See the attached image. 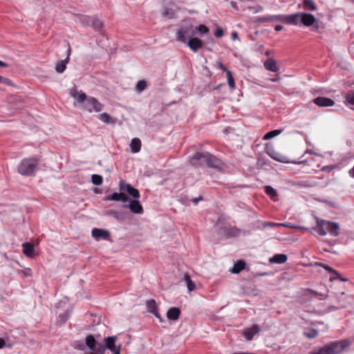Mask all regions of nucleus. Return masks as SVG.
<instances>
[{
    "label": "nucleus",
    "instance_id": "nucleus-13",
    "mask_svg": "<svg viewBox=\"0 0 354 354\" xmlns=\"http://www.w3.org/2000/svg\"><path fill=\"white\" fill-rule=\"evenodd\" d=\"M266 153L274 160L281 162H288L287 158L280 153L276 151L273 148L266 147Z\"/></svg>",
    "mask_w": 354,
    "mask_h": 354
},
{
    "label": "nucleus",
    "instance_id": "nucleus-30",
    "mask_svg": "<svg viewBox=\"0 0 354 354\" xmlns=\"http://www.w3.org/2000/svg\"><path fill=\"white\" fill-rule=\"evenodd\" d=\"M279 15H271L268 17H259L257 19V21L260 23H265L268 21H279Z\"/></svg>",
    "mask_w": 354,
    "mask_h": 354
},
{
    "label": "nucleus",
    "instance_id": "nucleus-63",
    "mask_svg": "<svg viewBox=\"0 0 354 354\" xmlns=\"http://www.w3.org/2000/svg\"><path fill=\"white\" fill-rule=\"evenodd\" d=\"M2 77H3L0 75V83L1 82Z\"/></svg>",
    "mask_w": 354,
    "mask_h": 354
},
{
    "label": "nucleus",
    "instance_id": "nucleus-35",
    "mask_svg": "<svg viewBox=\"0 0 354 354\" xmlns=\"http://www.w3.org/2000/svg\"><path fill=\"white\" fill-rule=\"evenodd\" d=\"M91 182L95 185H101L103 182V178L100 175L93 174L91 176Z\"/></svg>",
    "mask_w": 354,
    "mask_h": 354
},
{
    "label": "nucleus",
    "instance_id": "nucleus-43",
    "mask_svg": "<svg viewBox=\"0 0 354 354\" xmlns=\"http://www.w3.org/2000/svg\"><path fill=\"white\" fill-rule=\"evenodd\" d=\"M346 101L348 104L354 106V93H348L346 96Z\"/></svg>",
    "mask_w": 354,
    "mask_h": 354
},
{
    "label": "nucleus",
    "instance_id": "nucleus-59",
    "mask_svg": "<svg viewBox=\"0 0 354 354\" xmlns=\"http://www.w3.org/2000/svg\"><path fill=\"white\" fill-rule=\"evenodd\" d=\"M163 15L164 17H167L168 16V10H165L164 12H163Z\"/></svg>",
    "mask_w": 354,
    "mask_h": 354
},
{
    "label": "nucleus",
    "instance_id": "nucleus-32",
    "mask_svg": "<svg viewBox=\"0 0 354 354\" xmlns=\"http://www.w3.org/2000/svg\"><path fill=\"white\" fill-rule=\"evenodd\" d=\"M188 34V31L185 29H179L177 32V39L183 43H185L187 41L186 35Z\"/></svg>",
    "mask_w": 354,
    "mask_h": 354
},
{
    "label": "nucleus",
    "instance_id": "nucleus-3",
    "mask_svg": "<svg viewBox=\"0 0 354 354\" xmlns=\"http://www.w3.org/2000/svg\"><path fill=\"white\" fill-rule=\"evenodd\" d=\"M347 339L333 342L319 348L317 351L310 352L309 354H340L349 346Z\"/></svg>",
    "mask_w": 354,
    "mask_h": 354
},
{
    "label": "nucleus",
    "instance_id": "nucleus-58",
    "mask_svg": "<svg viewBox=\"0 0 354 354\" xmlns=\"http://www.w3.org/2000/svg\"><path fill=\"white\" fill-rule=\"evenodd\" d=\"M280 80V77L279 76H277V77L274 78V79H272V82H277Z\"/></svg>",
    "mask_w": 354,
    "mask_h": 354
},
{
    "label": "nucleus",
    "instance_id": "nucleus-56",
    "mask_svg": "<svg viewBox=\"0 0 354 354\" xmlns=\"http://www.w3.org/2000/svg\"><path fill=\"white\" fill-rule=\"evenodd\" d=\"M8 66L7 63L0 60V67H7Z\"/></svg>",
    "mask_w": 354,
    "mask_h": 354
},
{
    "label": "nucleus",
    "instance_id": "nucleus-8",
    "mask_svg": "<svg viewBox=\"0 0 354 354\" xmlns=\"http://www.w3.org/2000/svg\"><path fill=\"white\" fill-rule=\"evenodd\" d=\"M206 165L208 167L214 168L218 171H221L223 170L224 164L223 162L216 156L212 155L211 153H207V160Z\"/></svg>",
    "mask_w": 354,
    "mask_h": 354
},
{
    "label": "nucleus",
    "instance_id": "nucleus-9",
    "mask_svg": "<svg viewBox=\"0 0 354 354\" xmlns=\"http://www.w3.org/2000/svg\"><path fill=\"white\" fill-rule=\"evenodd\" d=\"M129 204L123 205V207L125 209H129L131 212L134 214H142L144 210L142 205L137 199L129 198Z\"/></svg>",
    "mask_w": 354,
    "mask_h": 354
},
{
    "label": "nucleus",
    "instance_id": "nucleus-28",
    "mask_svg": "<svg viewBox=\"0 0 354 354\" xmlns=\"http://www.w3.org/2000/svg\"><path fill=\"white\" fill-rule=\"evenodd\" d=\"M245 263L243 260L238 261L230 270L232 273L238 274L245 268Z\"/></svg>",
    "mask_w": 354,
    "mask_h": 354
},
{
    "label": "nucleus",
    "instance_id": "nucleus-52",
    "mask_svg": "<svg viewBox=\"0 0 354 354\" xmlns=\"http://www.w3.org/2000/svg\"><path fill=\"white\" fill-rule=\"evenodd\" d=\"M230 4L232 6V8H234L236 10H238V7H237V3L236 2L234 1H232L230 2Z\"/></svg>",
    "mask_w": 354,
    "mask_h": 354
},
{
    "label": "nucleus",
    "instance_id": "nucleus-29",
    "mask_svg": "<svg viewBox=\"0 0 354 354\" xmlns=\"http://www.w3.org/2000/svg\"><path fill=\"white\" fill-rule=\"evenodd\" d=\"M145 304H146L147 310L150 313L153 314L154 313H156L158 310L156 302L154 299H151L147 300Z\"/></svg>",
    "mask_w": 354,
    "mask_h": 354
},
{
    "label": "nucleus",
    "instance_id": "nucleus-54",
    "mask_svg": "<svg viewBox=\"0 0 354 354\" xmlns=\"http://www.w3.org/2000/svg\"><path fill=\"white\" fill-rule=\"evenodd\" d=\"M231 37L233 40L236 39L238 37V34L236 32H233L231 35Z\"/></svg>",
    "mask_w": 354,
    "mask_h": 354
},
{
    "label": "nucleus",
    "instance_id": "nucleus-14",
    "mask_svg": "<svg viewBox=\"0 0 354 354\" xmlns=\"http://www.w3.org/2000/svg\"><path fill=\"white\" fill-rule=\"evenodd\" d=\"M313 102L321 107L332 106L335 104V102L332 99L326 97H317L313 99Z\"/></svg>",
    "mask_w": 354,
    "mask_h": 354
},
{
    "label": "nucleus",
    "instance_id": "nucleus-60",
    "mask_svg": "<svg viewBox=\"0 0 354 354\" xmlns=\"http://www.w3.org/2000/svg\"><path fill=\"white\" fill-rule=\"evenodd\" d=\"M60 317H61L62 319H64V317H66V318H65V319H64V322H66V319H67V318H68V316H66L65 314H64V315H60Z\"/></svg>",
    "mask_w": 354,
    "mask_h": 354
},
{
    "label": "nucleus",
    "instance_id": "nucleus-15",
    "mask_svg": "<svg viewBox=\"0 0 354 354\" xmlns=\"http://www.w3.org/2000/svg\"><path fill=\"white\" fill-rule=\"evenodd\" d=\"M316 21V19L312 14L301 12L300 24L310 26Z\"/></svg>",
    "mask_w": 354,
    "mask_h": 354
},
{
    "label": "nucleus",
    "instance_id": "nucleus-48",
    "mask_svg": "<svg viewBox=\"0 0 354 354\" xmlns=\"http://www.w3.org/2000/svg\"><path fill=\"white\" fill-rule=\"evenodd\" d=\"M217 65L221 70L226 73H227V71H230L221 62H217Z\"/></svg>",
    "mask_w": 354,
    "mask_h": 354
},
{
    "label": "nucleus",
    "instance_id": "nucleus-21",
    "mask_svg": "<svg viewBox=\"0 0 354 354\" xmlns=\"http://www.w3.org/2000/svg\"><path fill=\"white\" fill-rule=\"evenodd\" d=\"M180 315V310L177 307H171L167 312V317L169 320L176 321Z\"/></svg>",
    "mask_w": 354,
    "mask_h": 354
},
{
    "label": "nucleus",
    "instance_id": "nucleus-34",
    "mask_svg": "<svg viewBox=\"0 0 354 354\" xmlns=\"http://www.w3.org/2000/svg\"><path fill=\"white\" fill-rule=\"evenodd\" d=\"M304 6L306 10L314 11L317 7L312 0H304Z\"/></svg>",
    "mask_w": 354,
    "mask_h": 354
},
{
    "label": "nucleus",
    "instance_id": "nucleus-53",
    "mask_svg": "<svg viewBox=\"0 0 354 354\" xmlns=\"http://www.w3.org/2000/svg\"><path fill=\"white\" fill-rule=\"evenodd\" d=\"M283 29V26H281V25H277L274 28V30L276 31H281Z\"/></svg>",
    "mask_w": 354,
    "mask_h": 354
},
{
    "label": "nucleus",
    "instance_id": "nucleus-39",
    "mask_svg": "<svg viewBox=\"0 0 354 354\" xmlns=\"http://www.w3.org/2000/svg\"><path fill=\"white\" fill-rule=\"evenodd\" d=\"M92 25L93 28L97 31H99L103 26L102 22L97 18L93 19Z\"/></svg>",
    "mask_w": 354,
    "mask_h": 354
},
{
    "label": "nucleus",
    "instance_id": "nucleus-40",
    "mask_svg": "<svg viewBox=\"0 0 354 354\" xmlns=\"http://www.w3.org/2000/svg\"><path fill=\"white\" fill-rule=\"evenodd\" d=\"M196 30L199 32L201 35H205L209 32L208 27L203 24H201L198 26H196Z\"/></svg>",
    "mask_w": 354,
    "mask_h": 354
},
{
    "label": "nucleus",
    "instance_id": "nucleus-51",
    "mask_svg": "<svg viewBox=\"0 0 354 354\" xmlns=\"http://www.w3.org/2000/svg\"><path fill=\"white\" fill-rule=\"evenodd\" d=\"M153 315H155L160 320V322H165L164 319H162V317L159 314L158 310L156 313H154Z\"/></svg>",
    "mask_w": 354,
    "mask_h": 354
},
{
    "label": "nucleus",
    "instance_id": "nucleus-49",
    "mask_svg": "<svg viewBox=\"0 0 354 354\" xmlns=\"http://www.w3.org/2000/svg\"><path fill=\"white\" fill-rule=\"evenodd\" d=\"M1 83L6 84V85H10L12 84V82L8 78H6V77H3Z\"/></svg>",
    "mask_w": 354,
    "mask_h": 354
},
{
    "label": "nucleus",
    "instance_id": "nucleus-42",
    "mask_svg": "<svg viewBox=\"0 0 354 354\" xmlns=\"http://www.w3.org/2000/svg\"><path fill=\"white\" fill-rule=\"evenodd\" d=\"M298 185L300 186H302V187H314L315 185V183H310L307 180H301L298 183Z\"/></svg>",
    "mask_w": 354,
    "mask_h": 354
},
{
    "label": "nucleus",
    "instance_id": "nucleus-44",
    "mask_svg": "<svg viewBox=\"0 0 354 354\" xmlns=\"http://www.w3.org/2000/svg\"><path fill=\"white\" fill-rule=\"evenodd\" d=\"M247 8L249 9L250 10H251L253 13H257L259 11L263 10L262 6H258L257 8L248 6Z\"/></svg>",
    "mask_w": 354,
    "mask_h": 354
},
{
    "label": "nucleus",
    "instance_id": "nucleus-64",
    "mask_svg": "<svg viewBox=\"0 0 354 354\" xmlns=\"http://www.w3.org/2000/svg\"><path fill=\"white\" fill-rule=\"evenodd\" d=\"M95 192H98V190H97V188H96V189H95Z\"/></svg>",
    "mask_w": 354,
    "mask_h": 354
},
{
    "label": "nucleus",
    "instance_id": "nucleus-5",
    "mask_svg": "<svg viewBox=\"0 0 354 354\" xmlns=\"http://www.w3.org/2000/svg\"><path fill=\"white\" fill-rule=\"evenodd\" d=\"M207 153L196 152L192 157L189 158L190 164L195 167H201L207 164Z\"/></svg>",
    "mask_w": 354,
    "mask_h": 354
},
{
    "label": "nucleus",
    "instance_id": "nucleus-33",
    "mask_svg": "<svg viewBox=\"0 0 354 354\" xmlns=\"http://www.w3.org/2000/svg\"><path fill=\"white\" fill-rule=\"evenodd\" d=\"M184 280L187 283V289L189 292L193 291L195 288V283L192 281L190 276L188 274H185L184 276Z\"/></svg>",
    "mask_w": 354,
    "mask_h": 354
},
{
    "label": "nucleus",
    "instance_id": "nucleus-36",
    "mask_svg": "<svg viewBox=\"0 0 354 354\" xmlns=\"http://www.w3.org/2000/svg\"><path fill=\"white\" fill-rule=\"evenodd\" d=\"M147 87V84L145 80H139L136 84V89L138 92H142Z\"/></svg>",
    "mask_w": 354,
    "mask_h": 354
},
{
    "label": "nucleus",
    "instance_id": "nucleus-55",
    "mask_svg": "<svg viewBox=\"0 0 354 354\" xmlns=\"http://www.w3.org/2000/svg\"><path fill=\"white\" fill-rule=\"evenodd\" d=\"M6 344V342L3 339L0 338V348H2Z\"/></svg>",
    "mask_w": 354,
    "mask_h": 354
},
{
    "label": "nucleus",
    "instance_id": "nucleus-20",
    "mask_svg": "<svg viewBox=\"0 0 354 354\" xmlns=\"http://www.w3.org/2000/svg\"><path fill=\"white\" fill-rule=\"evenodd\" d=\"M23 253L28 257L33 258L35 257L34 245L32 243L26 242L22 244Z\"/></svg>",
    "mask_w": 354,
    "mask_h": 354
},
{
    "label": "nucleus",
    "instance_id": "nucleus-2",
    "mask_svg": "<svg viewBox=\"0 0 354 354\" xmlns=\"http://www.w3.org/2000/svg\"><path fill=\"white\" fill-rule=\"evenodd\" d=\"M70 95L75 98L78 103H84V108L90 113L100 112L104 108V105L95 97H87L84 93L82 91L79 93L75 88L71 90Z\"/></svg>",
    "mask_w": 354,
    "mask_h": 354
},
{
    "label": "nucleus",
    "instance_id": "nucleus-12",
    "mask_svg": "<svg viewBox=\"0 0 354 354\" xmlns=\"http://www.w3.org/2000/svg\"><path fill=\"white\" fill-rule=\"evenodd\" d=\"M91 234L97 241L109 240L110 238V232L103 229L93 228Z\"/></svg>",
    "mask_w": 354,
    "mask_h": 354
},
{
    "label": "nucleus",
    "instance_id": "nucleus-6",
    "mask_svg": "<svg viewBox=\"0 0 354 354\" xmlns=\"http://www.w3.org/2000/svg\"><path fill=\"white\" fill-rule=\"evenodd\" d=\"M120 191H126L132 198L138 199L140 198V192L138 189L132 187L129 183H126L123 179L119 183Z\"/></svg>",
    "mask_w": 354,
    "mask_h": 354
},
{
    "label": "nucleus",
    "instance_id": "nucleus-41",
    "mask_svg": "<svg viewBox=\"0 0 354 354\" xmlns=\"http://www.w3.org/2000/svg\"><path fill=\"white\" fill-rule=\"evenodd\" d=\"M86 347H87V346L86 344V342H83L82 341H77L74 344L75 348H77V349H79L81 351H84Z\"/></svg>",
    "mask_w": 354,
    "mask_h": 354
},
{
    "label": "nucleus",
    "instance_id": "nucleus-46",
    "mask_svg": "<svg viewBox=\"0 0 354 354\" xmlns=\"http://www.w3.org/2000/svg\"><path fill=\"white\" fill-rule=\"evenodd\" d=\"M318 333L316 330H312L310 333H306V336L309 338H314L317 337Z\"/></svg>",
    "mask_w": 354,
    "mask_h": 354
},
{
    "label": "nucleus",
    "instance_id": "nucleus-62",
    "mask_svg": "<svg viewBox=\"0 0 354 354\" xmlns=\"http://www.w3.org/2000/svg\"><path fill=\"white\" fill-rule=\"evenodd\" d=\"M235 354H252V353H245V352H242V353H235Z\"/></svg>",
    "mask_w": 354,
    "mask_h": 354
},
{
    "label": "nucleus",
    "instance_id": "nucleus-47",
    "mask_svg": "<svg viewBox=\"0 0 354 354\" xmlns=\"http://www.w3.org/2000/svg\"><path fill=\"white\" fill-rule=\"evenodd\" d=\"M21 272L25 277L32 276V270L30 268H25L24 270H21Z\"/></svg>",
    "mask_w": 354,
    "mask_h": 354
},
{
    "label": "nucleus",
    "instance_id": "nucleus-23",
    "mask_svg": "<svg viewBox=\"0 0 354 354\" xmlns=\"http://www.w3.org/2000/svg\"><path fill=\"white\" fill-rule=\"evenodd\" d=\"M264 67L272 72H277L279 71L276 61L272 58H268L264 62Z\"/></svg>",
    "mask_w": 354,
    "mask_h": 354
},
{
    "label": "nucleus",
    "instance_id": "nucleus-31",
    "mask_svg": "<svg viewBox=\"0 0 354 354\" xmlns=\"http://www.w3.org/2000/svg\"><path fill=\"white\" fill-rule=\"evenodd\" d=\"M282 131H283V129H275V130L268 131L263 136V139L265 140H270V139L281 134Z\"/></svg>",
    "mask_w": 354,
    "mask_h": 354
},
{
    "label": "nucleus",
    "instance_id": "nucleus-61",
    "mask_svg": "<svg viewBox=\"0 0 354 354\" xmlns=\"http://www.w3.org/2000/svg\"><path fill=\"white\" fill-rule=\"evenodd\" d=\"M90 354H101V353H100L99 352H97V351H93Z\"/></svg>",
    "mask_w": 354,
    "mask_h": 354
},
{
    "label": "nucleus",
    "instance_id": "nucleus-37",
    "mask_svg": "<svg viewBox=\"0 0 354 354\" xmlns=\"http://www.w3.org/2000/svg\"><path fill=\"white\" fill-rule=\"evenodd\" d=\"M226 75H227V83H228L229 86L231 88L234 89L235 88V82L233 78L232 72L227 71V73H226Z\"/></svg>",
    "mask_w": 354,
    "mask_h": 354
},
{
    "label": "nucleus",
    "instance_id": "nucleus-7",
    "mask_svg": "<svg viewBox=\"0 0 354 354\" xmlns=\"http://www.w3.org/2000/svg\"><path fill=\"white\" fill-rule=\"evenodd\" d=\"M301 12L290 15H279V21L288 24L297 26L300 24Z\"/></svg>",
    "mask_w": 354,
    "mask_h": 354
},
{
    "label": "nucleus",
    "instance_id": "nucleus-16",
    "mask_svg": "<svg viewBox=\"0 0 354 354\" xmlns=\"http://www.w3.org/2000/svg\"><path fill=\"white\" fill-rule=\"evenodd\" d=\"M203 41L197 37H192L187 42V46L194 52H197L200 48L203 47Z\"/></svg>",
    "mask_w": 354,
    "mask_h": 354
},
{
    "label": "nucleus",
    "instance_id": "nucleus-4",
    "mask_svg": "<svg viewBox=\"0 0 354 354\" xmlns=\"http://www.w3.org/2000/svg\"><path fill=\"white\" fill-rule=\"evenodd\" d=\"M39 165L37 158H25L21 161L18 166V172L23 176H30L35 174Z\"/></svg>",
    "mask_w": 354,
    "mask_h": 354
},
{
    "label": "nucleus",
    "instance_id": "nucleus-1",
    "mask_svg": "<svg viewBox=\"0 0 354 354\" xmlns=\"http://www.w3.org/2000/svg\"><path fill=\"white\" fill-rule=\"evenodd\" d=\"M115 336L107 337L104 339V344L98 342L93 335H88L86 337V344L87 348L92 351H97L104 354L106 349H109L113 354H120V345L115 346Z\"/></svg>",
    "mask_w": 354,
    "mask_h": 354
},
{
    "label": "nucleus",
    "instance_id": "nucleus-45",
    "mask_svg": "<svg viewBox=\"0 0 354 354\" xmlns=\"http://www.w3.org/2000/svg\"><path fill=\"white\" fill-rule=\"evenodd\" d=\"M223 30L221 28H218L214 32V35L216 37H221L223 35Z\"/></svg>",
    "mask_w": 354,
    "mask_h": 354
},
{
    "label": "nucleus",
    "instance_id": "nucleus-17",
    "mask_svg": "<svg viewBox=\"0 0 354 354\" xmlns=\"http://www.w3.org/2000/svg\"><path fill=\"white\" fill-rule=\"evenodd\" d=\"M315 264L317 265V266H321L322 268H324L326 270H327L329 272L333 273V274H334L335 275L334 277H330V281H333V280H334L335 279H339L342 281H347V279H344V278L341 277V276L338 273V272L337 270H334L333 268H332L331 267H330L329 266H328L326 264H324L322 263H316Z\"/></svg>",
    "mask_w": 354,
    "mask_h": 354
},
{
    "label": "nucleus",
    "instance_id": "nucleus-50",
    "mask_svg": "<svg viewBox=\"0 0 354 354\" xmlns=\"http://www.w3.org/2000/svg\"><path fill=\"white\" fill-rule=\"evenodd\" d=\"M202 200H203V196H199L198 198H192L191 201L194 204H196L198 201H202Z\"/></svg>",
    "mask_w": 354,
    "mask_h": 354
},
{
    "label": "nucleus",
    "instance_id": "nucleus-38",
    "mask_svg": "<svg viewBox=\"0 0 354 354\" xmlns=\"http://www.w3.org/2000/svg\"><path fill=\"white\" fill-rule=\"evenodd\" d=\"M264 190L266 194L270 197H274L277 196L276 190L271 186L267 185L264 187Z\"/></svg>",
    "mask_w": 354,
    "mask_h": 354
},
{
    "label": "nucleus",
    "instance_id": "nucleus-27",
    "mask_svg": "<svg viewBox=\"0 0 354 354\" xmlns=\"http://www.w3.org/2000/svg\"><path fill=\"white\" fill-rule=\"evenodd\" d=\"M288 259V257L284 254H277L274 255L270 259V262L272 263H283Z\"/></svg>",
    "mask_w": 354,
    "mask_h": 354
},
{
    "label": "nucleus",
    "instance_id": "nucleus-26",
    "mask_svg": "<svg viewBox=\"0 0 354 354\" xmlns=\"http://www.w3.org/2000/svg\"><path fill=\"white\" fill-rule=\"evenodd\" d=\"M141 141L138 138H134L131 140L130 143L131 150L133 153H138L141 149Z\"/></svg>",
    "mask_w": 354,
    "mask_h": 354
},
{
    "label": "nucleus",
    "instance_id": "nucleus-24",
    "mask_svg": "<svg viewBox=\"0 0 354 354\" xmlns=\"http://www.w3.org/2000/svg\"><path fill=\"white\" fill-rule=\"evenodd\" d=\"M106 215L112 216L113 218L117 219L118 221H122L126 217V213L121 212V211H117L114 209H109L106 212Z\"/></svg>",
    "mask_w": 354,
    "mask_h": 354
},
{
    "label": "nucleus",
    "instance_id": "nucleus-10",
    "mask_svg": "<svg viewBox=\"0 0 354 354\" xmlns=\"http://www.w3.org/2000/svg\"><path fill=\"white\" fill-rule=\"evenodd\" d=\"M71 53V48L70 45L68 44L67 55L65 59L60 60L57 62L55 66V71L58 73H62L66 68V64L69 62L70 56Z\"/></svg>",
    "mask_w": 354,
    "mask_h": 354
},
{
    "label": "nucleus",
    "instance_id": "nucleus-18",
    "mask_svg": "<svg viewBox=\"0 0 354 354\" xmlns=\"http://www.w3.org/2000/svg\"><path fill=\"white\" fill-rule=\"evenodd\" d=\"M260 330V327L254 324L251 328H247L244 331V337L248 341L252 340L254 335L259 333Z\"/></svg>",
    "mask_w": 354,
    "mask_h": 354
},
{
    "label": "nucleus",
    "instance_id": "nucleus-57",
    "mask_svg": "<svg viewBox=\"0 0 354 354\" xmlns=\"http://www.w3.org/2000/svg\"><path fill=\"white\" fill-rule=\"evenodd\" d=\"M268 225H277V223H269ZM277 225H283V226H286V224H284V223H279V224H277Z\"/></svg>",
    "mask_w": 354,
    "mask_h": 354
},
{
    "label": "nucleus",
    "instance_id": "nucleus-22",
    "mask_svg": "<svg viewBox=\"0 0 354 354\" xmlns=\"http://www.w3.org/2000/svg\"><path fill=\"white\" fill-rule=\"evenodd\" d=\"M313 230L320 236H325L326 234V221L322 219H317V225Z\"/></svg>",
    "mask_w": 354,
    "mask_h": 354
},
{
    "label": "nucleus",
    "instance_id": "nucleus-19",
    "mask_svg": "<svg viewBox=\"0 0 354 354\" xmlns=\"http://www.w3.org/2000/svg\"><path fill=\"white\" fill-rule=\"evenodd\" d=\"M339 225L337 223L326 221V232H329L332 236H337L339 235Z\"/></svg>",
    "mask_w": 354,
    "mask_h": 354
},
{
    "label": "nucleus",
    "instance_id": "nucleus-11",
    "mask_svg": "<svg viewBox=\"0 0 354 354\" xmlns=\"http://www.w3.org/2000/svg\"><path fill=\"white\" fill-rule=\"evenodd\" d=\"M104 201H122L126 203L129 201V197L123 192H114L111 194L107 195L104 198Z\"/></svg>",
    "mask_w": 354,
    "mask_h": 354
},
{
    "label": "nucleus",
    "instance_id": "nucleus-25",
    "mask_svg": "<svg viewBox=\"0 0 354 354\" xmlns=\"http://www.w3.org/2000/svg\"><path fill=\"white\" fill-rule=\"evenodd\" d=\"M97 118L102 122L106 124H115L116 122V118H114L109 115L106 113H103L97 116Z\"/></svg>",
    "mask_w": 354,
    "mask_h": 354
}]
</instances>
